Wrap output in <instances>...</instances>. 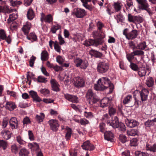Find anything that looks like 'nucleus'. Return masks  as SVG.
<instances>
[{
  "label": "nucleus",
  "instance_id": "ddd939ff",
  "mask_svg": "<svg viewBox=\"0 0 156 156\" xmlns=\"http://www.w3.org/2000/svg\"><path fill=\"white\" fill-rule=\"evenodd\" d=\"M51 129L53 131H56L58 129L57 127L59 126V125L57 121L56 120L52 119L48 121Z\"/></svg>",
  "mask_w": 156,
  "mask_h": 156
},
{
  "label": "nucleus",
  "instance_id": "2eb2a0df",
  "mask_svg": "<svg viewBox=\"0 0 156 156\" xmlns=\"http://www.w3.org/2000/svg\"><path fill=\"white\" fill-rule=\"evenodd\" d=\"M52 90L57 92L59 90V85L57 82L54 79H51L50 81Z\"/></svg>",
  "mask_w": 156,
  "mask_h": 156
},
{
  "label": "nucleus",
  "instance_id": "72a5a7b5",
  "mask_svg": "<svg viewBox=\"0 0 156 156\" xmlns=\"http://www.w3.org/2000/svg\"><path fill=\"white\" fill-rule=\"evenodd\" d=\"M86 96L87 98H95L96 94L93 92L91 89H89L87 92Z\"/></svg>",
  "mask_w": 156,
  "mask_h": 156
},
{
  "label": "nucleus",
  "instance_id": "e2e57ef3",
  "mask_svg": "<svg viewBox=\"0 0 156 156\" xmlns=\"http://www.w3.org/2000/svg\"><path fill=\"white\" fill-rule=\"evenodd\" d=\"M80 123L82 125H86L88 124L89 122L87 120L85 119H81Z\"/></svg>",
  "mask_w": 156,
  "mask_h": 156
},
{
  "label": "nucleus",
  "instance_id": "412c9836",
  "mask_svg": "<svg viewBox=\"0 0 156 156\" xmlns=\"http://www.w3.org/2000/svg\"><path fill=\"white\" fill-rule=\"evenodd\" d=\"M126 124L127 126L130 128L135 127L138 124V122L133 120H128Z\"/></svg>",
  "mask_w": 156,
  "mask_h": 156
},
{
  "label": "nucleus",
  "instance_id": "9b49d317",
  "mask_svg": "<svg viewBox=\"0 0 156 156\" xmlns=\"http://www.w3.org/2000/svg\"><path fill=\"white\" fill-rule=\"evenodd\" d=\"M41 22L44 21L48 23H52L53 17L51 14H48L46 16L44 13H42L41 14Z\"/></svg>",
  "mask_w": 156,
  "mask_h": 156
},
{
  "label": "nucleus",
  "instance_id": "c03bdc74",
  "mask_svg": "<svg viewBox=\"0 0 156 156\" xmlns=\"http://www.w3.org/2000/svg\"><path fill=\"white\" fill-rule=\"evenodd\" d=\"M130 68L133 70L135 71H137L139 69L138 66L136 64L130 62Z\"/></svg>",
  "mask_w": 156,
  "mask_h": 156
},
{
  "label": "nucleus",
  "instance_id": "b1692460",
  "mask_svg": "<svg viewBox=\"0 0 156 156\" xmlns=\"http://www.w3.org/2000/svg\"><path fill=\"white\" fill-rule=\"evenodd\" d=\"M27 16L28 19L30 20H32L34 17V13L31 8H30L28 9Z\"/></svg>",
  "mask_w": 156,
  "mask_h": 156
},
{
  "label": "nucleus",
  "instance_id": "4be33fe9",
  "mask_svg": "<svg viewBox=\"0 0 156 156\" xmlns=\"http://www.w3.org/2000/svg\"><path fill=\"white\" fill-rule=\"evenodd\" d=\"M147 70H148V69L145 67H141L139 68L137 70L139 75L140 77L144 76L146 74Z\"/></svg>",
  "mask_w": 156,
  "mask_h": 156
},
{
  "label": "nucleus",
  "instance_id": "39448f33",
  "mask_svg": "<svg viewBox=\"0 0 156 156\" xmlns=\"http://www.w3.org/2000/svg\"><path fill=\"white\" fill-rule=\"evenodd\" d=\"M74 63L76 67L83 70L86 69L88 66L87 60L79 57H77L75 59Z\"/></svg>",
  "mask_w": 156,
  "mask_h": 156
},
{
  "label": "nucleus",
  "instance_id": "2f4dec72",
  "mask_svg": "<svg viewBox=\"0 0 156 156\" xmlns=\"http://www.w3.org/2000/svg\"><path fill=\"white\" fill-rule=\"evenodd\" d=\"M66 128L67 130V132L66 133L65 136L67 140H69L71 136L72 131V129L70 128L68 126H66Z\"/></svg>",
  "mask_w": 156,
  "mask_h": 156
},
{
  "label": "nucleus",
  "instance_id": "37998d69",
  "mask_svg": "<svg viewBox=\"0 0 156 156\" xmlns=\"http://www.w3.org/2000/svg\"><path fill=\"white\" fill-rule=\"evenodd\" d=\"M119 140L123 143H124L127 141V138L124 135H120L119 137Z\"/></svg>",
  "mask_w": 156,
  "mask_h": 156
},
{
  "label": "nucleus",
  "instance_id": "6e6d98bb",
  "mask_svg": "<svg viewBox=\"0 0 156 156\" xmlns=\"http://www.w3.org/2000/svg\"><path fill=\"white\" fill-rule=\"evenodd\" d=\"M41 70L42 73L46 76H49V74L47 72L46 69L42 66L41 68Z\"/></svg>",
  "mask_w": 156,
  "mask_h": 156
},
{
  "label": "nucleus",
  "instance_id": "4c0bfd02",
  "mask_svg": "<svg viewBox=\"0 0 156 156\" xmlns=\"http://www.w3.org/2000/svg\"><path fill=\"white\" fill-rule=\"evenodd\" d=\"M6 34L3 29L0 30V39L4 40L6 38Z\"/></svg>",
  "mask_w": 156,
  "mask_h": 156
},
{
  "label": "nucleus",
  "instance_id": "338daca9",
  "mask_svg": "<svg viewBox=\"0 0 156 156\" xmlns=\"http://www.w3.org/2000/svg\"><path fill=\"white\" fill-rule=\"evenodd\" d=\"M8 124V121L6 119H4L2 123V126L3 128H5Z\"/></svg>",
  "mask_w": 156,
  "mask_h": 156
},
{
  "label": "nucleus",
  "instance_id": "a878e982",
  "mask_svg": "<svg viewBox=\"0 0 156 156\" xmlns=\"http://www.w3.org/2000/svg\"><path fill=\"white\" fill-rule=\"evenodd\" d=\"M113 6L115 11L118 12L121 10L122 5L121 3L117 2H115Z\"/></svg>",
  "mask_w": 156,
  "mask_h": 156
},
{
  "label": "nucleus",
  "instance_id": "a211bd4d",
  "mask_svg": "<svg viewBox=\"0 0 156 156\" xmlns=\"http://www.w3.org/2000/svg\"><path fill=\"white\" fill-rule=\"evenodd\" d=\"M13 12L12 10L10 9L8 6H0V12L9 13Z\"/></svg>",
  "mask_w": 156,
  "mask_h": 156
},
{
  "label": "nucleus",
  "instance_id": "c9c22d12",
  "mask_svg": "<svg viewBox=\"0 0 156 156\" xmlns=\"http://www.w3.org/2000/svg\"><path fill=\"white\" fill-rule=\"evenodd\" d=\"M29 154V152L24 148L21 149L19 152V154L21 156H27Z\"/></svg>",
  "mask_w": 156,
  "mask_h": 156
},
{
  "label": "nucleus",
  "instance_id": "4d7b16f0",
  "mask_svg": "<svg viewBox=\"0 0 156 156\" xmlns=\"http://www.w3.org/2000/svg\"><path fill=\"white\" fill-rule=\"evenodd\" d=\"M130 141V145L131 146H135L137 145V140L136 139H133Z\"/></svg>",
  "mask_w": 156,
  "mask_h": 156
},
{
  "label": "nucleus",
  "instance_id": "c756f323",
  "mask_svg": "<svg viewBox=\"0 0 156 156\" xmlns=\"http://www.w3.org/2000/svg\"><path fill=\"white\" fill-rule=\"evenodd\" d=\"M147 47L146 43L145 41L140 42L137 45V49H140L139 50H144Z\"/></svg>",
  "mask_w": 156,
  "mask_h": 156
},
{
  "label": "nucleus",
  "instance_id": "69168bd1",
  "mask_svg": "<svg viewBox=\"0 0 156 156\" xmlns=\"http://www.w3.org/2000/svg\"><path fill=\"white\" fill-rule=\"evenodd\" d=\"M28 135L29 138L30 140H34V135L32 131L30 130L28 131Z\"/></svg>",
  "mask_w": 156,
  "mask_h": 156
},
{
  "label": "nucleus",
  "instance_id": "c85d7f7f",
  "mask_svg": "<svg viewBox=\"0 0 156 156\" xmlns=\"http://www.w3.org/2000/svg\"><path fill=\"white\" fill-rule=\"evenodd\" d=\"M30 28V25L29 24H26L23 26L22 29L24 34L26 35L28 34Z\"/></svg>",
  "mask_w": 156,
  "mask_h": 156
},
{
  "label": "nucleus",
  "instance_id": "1a4fd4ad",
  "mask_svg": "<svg viewBox=\"0 0 156 156\" xmlns=\"http://www.w3.org/2000/svg\"><path fill=\"white\" fill-rule=\"evenodd\" d=\"M73 83L76 87L80 88L84 87L85 81L83 78L78 76L73 78Z\"/></svg>",
  "mask_w": 156,
  "mask_h": 156
},
{
  "label": "nucleus",
  "instance_id": "f3484780",
  "mask_svg": "<svg viewBox=\"0 0 156 156\" xmlns=\"http://www.w3.org/2000/svg\"><path fill=\"white\" fill-rule=\"evenodd\" d=\"M113 137V134L110 131H106L104 133V138L105 140L112 142Z\"/></svg>",
  "mask_w": 156,
  "mask_h": 156
},
{
  "label": "nucleus",
  "instance_id": "7c9ffc66",
  "mask_svg": "<svg viewBox=\"0 0 156 156\" xmlns=\"http://www.w3.org/2000/svg\"><path fill=\"white\" fill-rule=\"evenodd\" d=\"M114 17L117 20V23H119V22H122L124 20V17L121 12L115 16Z\"/></svg>",
  "mask_w": 156,
  "mask_h": 156
},
{
  "label": "nucleus",
  "instance_id": "603ef678",
  "mask_svg": "<svg viewBox=\"0 0 156 156\" xmlns=\"http://www.w3.org/2000/svg\"><path fill=\"white\" fill-rule=\"evenodd\" d=\"M14 14H13L9 15V18L7 20V22L8 23H10L14 21L15 20L16 18L14 17Z\"/></svg>",
  "mask_w": 156,
  "mask_h": 156
},
{
  "label": "nucleus",
  "instance_id": "e433bc0d",
  "mask_svg": "<svg viewBox=\"0 0 156 156\" xmlns=\"http://www.w3.org/2000/svg\"><path fill=\"white\" fill-rule=\"evenodd\" d=\"M144 21L143 18L140 16H135L134 23H142Z\"/></svg>",
  "mask_w": 156,
  "mask_h": 156
},
{
  "label": "nucleus",
  "instance_id": "423d86ee",
  "mask_svg": "<svg viewBox=\"0 0 156 156\" xmlns=\"http://www.w3.org/2000/svg\"><path fill=\"white\" fill-rule=\"evenodd\" d=\"M109 68V64L107 61H101L98 65L97 71L99 73H104L108 71Z\"/></svg>",
  "mask_w": 156,
  "mask_h": 156
},
{
  "label": "nucleus",
  "instance_id": "5701e85b",
  "mask_svg": "<svg viewBox=\"0 0 156 156\" xmlns=\"http://www.w3.org/2000/svg\"><path fill=\"white\" fill-rule=\"evenodd\" d=\"M112 98H103L100 101V105L101 107L104 108L106 106L108 103L109 101H111Z\"/></svg>",
  "mask_w": 156,
  "mask_h": 156
},
{
  "label": "nucleus",
  "instance_id": "a19ab883",
  "mask_svg": "<svg viewBox=\"0 0 156 156\" xmlns=\"http://www.w3.org/2000/svg\"><path fill=\"white\" fill-rule=\"evenodd\" d=\"M40 92L41 94H43L46 97H48V95L49 94V91L47 89H42L40 90Z\"/></svg>",
  "mask_w": 156,
  "mask_h": 156
},
{
  "label": "nucleus",
  "instance_id": "f03ea898",
  "mask_svg": "<svg viewBox=\"0 0 156 156\" xmlns=\"http://www.w3.org/2000/svg\"><path fill=\"white\" fill-rule=\"evenodd\" d=\"M108 87L109 89L108 93H111L114 89V86L108 78L106 77H102L99 79L97 83L94 85L95 89L97 90H102Z\"/></svg>",
  "mask_w": 156,
  "mask_h": 156
},
{
  "label": "nucleus",
  "instance_id": "5fc2aeb1",
  "mask_svg": "<svg viewBox=\"0 0 156 156\" xmlns=\"http://www.w3.org/2000/svg\"><path fill=\"white\" fill-rule=\"evenodd\" d=\"M54 47L55 49L57 52H59L60 51L61 47L59 45L57 41L55 42Z\"/></svg>",
  "mask_w": 156,
  "mask_h": 156
},
{
  "label": "nucleus",
  "instance_id": "3c124183",
  "mask_svg": "<svg viewBox=\"0 0 156 156\" xmlns=\"http://www.w3.org/2000/svg\"><path fill=\"white\" fill-rule=\"evenodd\" d=\"M147 150H149L153 152H155L156 151V144H154L152 146H151L150 147L147 146Z\"/></svg>",
  "mask_w": 156,
  "mask_h": 156
},
{
  "label": "nucleus",
  "instance_id": "bb28decb",
  "mask_svg": "<svg viewBox=\"0 0 156 156\" xmlns=\"http://www.w3.org/2000/svg\"><path fill=\"white\" fill-rule=\"evenodd\" d=\"M61 27L59 25L56 24L52 25L51 29V31L52 34H55L57 30L61 29Z\"/></svg>",
  "mask_w": 156,
  "mask_h": 156
},
{
  "label": "nucleus",
  "instance_id": "13d9d810",
  "mask_svg": "<svg viewBox=\"0 0 156 156\" xmlns=\"http://www.w3.org/2000/svg\"><path fill=\"white\" fill-rule=\"evenodd\" d=\"M56 61L59 64H61L64 62V60L62 56L58 55L57 56Z\"/></svg>",
  "mask_w": 156,
  "mask_h": 156
},
{
  "label": "nucleus",
  "instance_id": "09e8293b",
  "mask_svg": "<svg viewBox=\"0 0 156 156\" xmlns=\"http://www.w3.org/2000/svg\"><path fill=\"white\" fill-rule=\"evenodd\" d=\"M36 59L35 57L32 55L30 58L29 61L30 66L31 67H33L34 61Z\"/></svg>",
  "mask_w": 156,
  "mask_h": 156
},
{
  "label": "nucleus",
  "instance_id": "864d4df0",
  "mask_svg": "<svg viewBox=\"0 0 156 156\" xmlns=\"http://www.w3.org/2000/svg\"><path fill=\"white\" fill-rule=\"evenodd\" d=\"M29 94L31 98H39L36 92L33 90H31L29 92Z\"/></svg>",
  "mask_w": 156,
  "mask_h": 156
},
{
  "label": "nucleus",
  "instance_id": "6e6552de",
  "mask_svg": "<svg viewBox=\"0 0 156 156\" xmlns=\"http://www.w3.org/2000/svg\"><path fill=\"white\" fill-rule=\"evenodd\" d=\"M148 94V90L145 88L143 89L141 91L136 90L133 94V98H139V97H140V98H146Z\"/></svg>",
  "mask_w": 156,
  "mask_h": 156
},
{
  "label": "nucleus",
  "instance_id": "4468645a",
  "mask_svg": "<svg viewBox=\"0 0 156 156\" xmlns=\"http://www.w3.org/2000/svg\"><path fill=\"white\" fill-rule=\"evenodd\" d=\"M89 53L91 57H94L96 58H101L103 56L102 53L93 49H91Z\"/></svg>",
  "mask_w": 156,
  "mask_h": 156
},
{
  "label": "nucleus",
  "instance_id": "bf43d9fd",
  "mask_svg": "<svg viewBox=\"0 0 156 156\" xmlns=\"http://www.w3.org/2000/svg\"><path fill=\"white\" fill-rule=\"evenodd\" d=\"M115 109L112 107L109 108V114L110 116L113 115L115 112Z\"/></svg>",
  "mask_w": 156,
  "mask_h": 156
},
{
  "label": "nucleus",
  "instance_id": "0e129e2a",
  "mask_svg": "<svg viewBox=\"0 0 156 156\" xmlns=\"http://www.w3.org/2000/svg\"><path fill=\"white\" fill-rule=\"evenodd\" d=\"M30 122H31L28 117H26L24 118L23 120V123L24 124H27L28 123H30Z\"/></svg>",
  "mask_w": 156,
  "mask_h": 156
},
{
  "label": "nucleus",
  "instance_id": "f704fd0d",
  "mask_svg": "<svg viewBox=\"0 0 156 156\" xmlns=\"http://www.w3.org/2000/svg\"><path fill=\"white\" fill-rule=\"evenodd\" d=\"M37 82L39 83H46L47 82V78L42 76H39L37 79H35Z\"/></svg>",
  "mask_w": 156,
  "mask_h": 156
},
{
  "label": "nucleus",
  "instance_id": "20e7f679",
  "mask_svg": "<svg viewBox=\"0 0 156 156\" xmlns=\"http://www.w3.org/2000/svg\"><path fill=\"white\" fill-rule=\"evenodd\" d=\"M138 3V8L140 10L146 11L150 16H151L153 13L151 9L149 8V5L147 0H136Z\"/></svg>",
  "mask_w": 156,
  "mask_h": 156
},
{
  "label": "nucleus",
  "instance_id": "a18cd8bd",
  "mask_svg": "<svg viewBox=\"0 0 156 156\" xmlns=\"http://www.w3.org/2000/svg\"><path fill=\"white\" fill-rule=\"evenodd\" d=\"M7 146V144L5 141L0 140V147H2L3 149L5 150Z\"/></svg>",
  "mask_w": 156,
  "mask_h": 156
},
{
  "label": "nucleus",
  "instance_id": "680f3d73",
  "mask_svg": "<svg viewBox=\"0 0 156 156\" xmlns=\"http://www.w3.org/2000/svg\"><path fill=\"white\" fill-rule=\"evenodd\" d=\"M127 6L126 7L127 9H129V8L133 5V2L130 0H128L126 1Z\"/></svg>",
  "mask_w": 156,
  "mask_h": 156
},
{
  "label": "nucleus",
  "instance_id": "393cba45",
  "mask_svg": "<svg viewBox=\"0 0 156 156\" xmlns=\"http://www.w3.org/2000/svg\"><path fill=\"white\" fill-rule=\"evenodd\" d=\"M1 133L3 134L2 136L3 138L6 140H8L10 139L11 137V134H12L9 130H4L2 131Z\"/></svg>",
  "mask_w": 156,
  "mask_h": 156
},
{
  "label": "nucleus",
  "instance_id": "ea45409f",
  "mask_svg": "<svg viewBox=\"0 0 156 156\" xmlns=\"http://www.w3.org/2000/svg\"><path fill=\"white\" fill-rule=\"evenodd\" d=\"M129 47L132 49L133 51L137 49V46H136L135 43L133 41H131L129 43Z\"/></svg>",
  "mask_w": 156,
  "mask_h": 156
},
{
  "label": "nucleus",
  "instance_id": "de8ad7c7",
  "mask_svg": "<svg viewBox=\"0 0 156 156\" xmlns=\"http://www.w3.org/2000/svg\"><path fill=\"white\" fill-rule=\"evenodd\" d=\"M130 133H128V131H127V133L128 135L130 136H135L137 135L138 134V131L137 129H131V131L129 132Z\"/></svg>",
  "mask_w": 156,
  "mask_h": 156
},
{
  "label": "nucleus",
  "instance_id": "dca6fc26",
  "mask_svg": "<svg viewBox=\"0 0 156 156\" xmlns=\"http://www.w3.org/2000/svg\"><path fill=\"white\" fill-rule=\"evenodd\" d=\"M138 35L137 31L136 30H133L128 33V37L127 39L128 40H133Z\"/></svg>",
  "mask_w": 156,
  "mask_h": 156
},
{
  "label": "nucleus",
  "instance_id": "774afa93",
  "mask_svg": "<svg viewBox=\"0 0 156 156\" xmlns=\"http://www.w3.org/2000/svg\"><path fill=\"white\" fill-rule=\"evenodd\" d=\"M33 0H24V4L26 6L30 5Z\"/></svg>",
  "mask_w": 156,
  "mask_h": 156
},
{
  "label": "nucleus",
  "instance_id": "58836bf2",
  "mask_svg": "<svg viewBox=\"0 0 156 156\" xmlns=\"http://www.w3.org/2000/svg\"><path fill=\"white\" fill-rule=\"evenodd\" d=\"M135 153L136 156H149L148 153H144L138 151H136Z\"/></svg>",
  "mask_w": 156,
  "mask_h": 156
},
{
  "label": "nucleus",
  "instance_id": "79ce46f5",
  "mask_svg": "<svg viewBox=\"0 0 156 156\" xmlns=\"http://www.w3.org/2000/svg\"><path fill=\"white\" fill-rule=\"evenodd\" d=\"M7 94L9 95L10 96L13 97L14 98H16L18 97L17 94L13 91L7 90L6 91Z\"/></svg>",
  "mask_w": 156,
  "mask_h": 156
},
{
  "label": "nucleus",
  "instance_id": "aec40b11",
  "mask_svg": "<svg viewBox=\"0 0 156 156\" xmlns=\"http://www.w3.org/2000/svg\"><path fill=\"white\" fill-rule=\"evenodd\" d=\"M27 35V38L29 40L31 41L32 42L36 41L37 40V36L34 32L30 33L29 35Z\"/></svg>",
  "mask_w": 156,
  "mask_h": 156
},
{
  "label": "nucleus",
  "instance_id": "473e14b6",
  "mask_svg": "<svg viewBox=\"0 0 156 156\" xmlns=\"http://www.w3.org/2000/svg\"><path fill=\"white\" fill-rule=\"evenodd\" d=\"M44 118V115L43 113H41L40 115H37L36 116V120L39 123H40L41 122H42L43 119Z\"/></svg>",
  "mask_w": 156,
  "mask_h": 156
},
{
  "label": "nucleus",
  "instance_id": "8fccbe9b",
  "mask_svg": "<svg viewBox=\"0 0 156 156\" xmlns=\"http://www.w3.org/2000/svg\"><path fill=\"white\" fill-rule=\"evenodd\" d=\"M58 38L59 41V44L60 45H62L65 43L64 39L62 37V35L60 34H58Z\"/></svg>",
  "mask_w": 156,
  "mask_h": 156
},
{
  "label": "nucleus",
  "instance_id": "0eeeda50",
  "mask_svg": "<svg viewBox=\"0 0 156 156\" xmlns=\"http://www.w3.org/2000/svg\"><path fill=\"white\" fill-rule=\"evenodd\" d=\"M144 52L141 50H136L133 51V52L127 54L126 55V57L128 61L130 62H132L133 59H135L136 60V58L134 57V56H141L144 55Z\"/></svg>",
  "mask_w": 156,
  "mask_h": 156
},
{
  "label": "nucleus",
  "instance_id": "f8f14e48",
  "mask_svg": "<svg viewBox=\"0 0 156 156\" xmlns=\"http://www.w3.org/2000/svg\"><path fill=\"white\" fill-rule=\"evenodd\" d=\"M81 147L83 149L87 150L92 151L94 149V145L90 143L89 140L84 142Z\"/></svg>",
  "mask_w": 156,
  "mask_h": 156
},
{
  "label": "nucleus",
  "instance_id": "7ed1b4c3",
  "mask_svg": "<svg viewBox=\"0 0 156 156\" xmlns=\"http://www.w3.org/2000/svg\"><path fill=\"white\" fill-rule=\"evenodd\" d=\"M107 123L108 124L112 126L114 128H119V130L123 132L126 130L125 125L123 123L119 121L118 118L117 116H115L114 119L111 120V121H107Z\"/></svg>",
  "mask_w": 156,
  "mask_h": 156
},
{
  "label": "nucleus",
  "instance_id": "9d476101",
  "mask_svg": "<svg viewBox=\"0 0 156 156\" xmlns=\"http://www.w3.org/2000/svg\"><path fill=\"white\" fill-rule=\"evenodd\" d=\"M73 13L78 18H82L87 15V12L84 9L80 8L74 9Z\"/></svg>",
  "mask_w": 156,
  "mask_h": 156
},
{
  "label": "nucleus",
  "instance_id": "052dcab7",
  "mask_svg": "<svg viewBox=\"0 0 156 156\" xmlns=\"http://www.w3.org/2000/svg\"><path fill=\"white\" fill-rule=\"evenodd\" d=\"M67 100L72 103H77L79 102L78 98H66Z\"/></svg>",
  "mask_w": 156,
  "mask_h": 156
},
{
  "label": "nucleus",
  "instance_id": "6ab92c4d",
  "mask_svg": "<svg viewBox=\"0 0 156 156\" xmlns=\"http://www.w3.org/2000/svg\"><path fill=\"white\" fill-rule=\"evenodd\" d=\"M41 59L42 61H46L49 58V55L46 50L43 51L41 54Z\"/></svg>",
  "mask_w": 156,
  "mask_h": 156
},
{
  "label": "nucleus",
  "instance_id": "f257e3e1",
  "mask_svg": "<svg viewBox=\"0 0 156 156\" xmlns=\"http://www.w3.org/2000/svg\"><path fill=\"white\" fill-rule=\"evenodd\" d=\"M97 26L99 31H94L92 34L93 37L95 38L94 40L89 39L86 41L85 44L86 46L90 45L98 46L102 44L104 41V38L105 37V34L101 31L102 28L104 27L103 24L98 22L97 23Z\"/></svg>",
  "mask_w": 156,
  "mask_h": 156
},
{
  "label": "nucleus",
  "instance_id": "cd10ccee",
  "mask_svg": "<svg viewBox=\"0 0 156 156\" xmlns=\"http://www.w3.org/2000/svg\"><path fill=\"white\" fill-rule=\"evenodd\" d=\"M146 84L148 87H152L154 84V80L151 77H149L148 79L147 80Z\"/></svg>",
  "mask_w": 156,
  "mask_h": 156
},
{
  "label": "nucleus",
  "instance_id": "49530a36",
  "mask_svg": "<svg viewBox=\"0 0 156 156\" xmlns=\"http://www.w3.org/2000/svg\"><path fill=\"white\" fill-rule=\"evenodd\" d=\"M135 16L132 15L131 14L129 13L128 15V20L130 22L134 23Z\"/></svg>",
  "mask_w": 156,
  "mask_h": 156
}]
</instances>
